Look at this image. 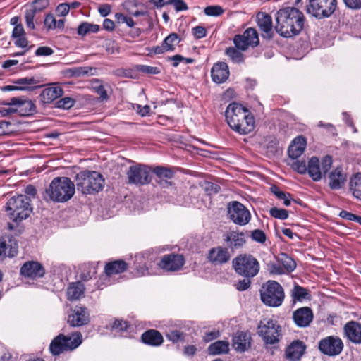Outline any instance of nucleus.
<instances>
[{
  "label": "nucleus",
  "mask_w": 361,
  "mask_h": 361,
  "mask_svg": "<svg viewBox=\"0 0 361 361\" xmlns=\"http://www.w3.org/2000/svg\"><path fill=\"white\" fill-rule=\"evenodd\" d=\"M276 31L284 37L298 35L304 25L303 13L293 7L280 9L276 14Z\"/></svg>",
  "instance_id": "obj_1"
},
{
  "label": "nucleus",
  "mask_w": 361,
  "mask_h": 361,
  "mask_svg": "<svg viewBox=\"0 0 361 361\" xmlns=\"http://www.w3.org/2000/svg\"><path fill=\"white\" fill-rule=\"evenodd\" d=\"M229 126L240 134H248L254 130L255 121L250 112L241 104L233 102L226 110Z\"/></svg>",
  "instance_id": "obj_2"
},
{
  "label": "nucleus",
  "mask_w": 361,
  "mask_h": 361,
  "mask_svg": "<svg viewBox=\"0 0 361 361\" xmlns=\"http://www.w3.org/2000/svg\"><path fill=\"white\" fill-rule=\"evenodd\" d=\"M75 185L69 178L56 177L46 189L44 198L56 202L69 200L75 194Z\"/></svg>",
  "instance_id": "obj_3"
},
{
  "label": "nucleus",
  "mask_w": 361,
  "mask_h": 361,
  "mask_svg": "<svg viewBox=\"0 0 361 361\" xmlns=\"http://www.w3.org/2000/svg\"><path fill=\"white\" fill-rule=\"evenodd\" d=\"M76 186L83 194L98 192L104 186V179L97 171H85L77 175Z\"/></svg>",
  "instance_id": "obj_4"
},
{
  "label": "nucleus",
  "mask_w": 361,
  "mask_h": 361,
  "mask_svg": "<svg viewBox=\"0 0 361 361\" xmlns=\"http://www.w3.org/2000/svg\"><path fill=\"white\" fill-rule=\"evenodd\" d=\"M30 201V197L26 195L12 197L6 203V210L11 212V219L20 221L27 218L32 211Z\"/></svg>",
  "instance_id": "obj_5"
},
{
  "label": "nucleus",
  "mask_w": 361,
  "mask_h": 361,
  "mask_svg": "<svg viewBox=\"0 0 361 361\" xmlns=\"http://www.w3.org/2000/svg\"><path fill=\"white\" fill-rule=\"evenodd\" d=\"M232 264L236 273L245 278H252L259 271V262L251 255H239L233 259Z\"/></svg>",
  "instance_id": "obj_6"
},
{
  "label": "nucleus",
  "mask_w": 361,
  "mask_h": 361,
  "mask_svg": "<svg viewBox=\"0 0 361 361\" xmlns=\"http://www.w3.org/2000/svg\"><path fill=\"white\" fill-rule=\"evenodd\" d=\"M82 343V334L76 332L71 336L59 334L51 343L50 352L54 355H59L66 351H71L77 348Z\"/></svg>",
  "instance_id": "obj_7"
},
{
  "label": "nucleus",
  "mask_w": 361,
  "mask_h": 361,
  "mask_svg": "<svg viewBox=\"0 0 361 361\" xmlns=\"http://www.w3.org/2000/svg\"><path fill=\"white\" fill-rule=\"evenodd\" d=\"M262 301L270 307L280 306L284 300L283 287L275 281H268L260 291Z\"/></svg>",
  "instance_id": "obj_8"
},
{
  "label": "nucleus",
  "mask_w": 361,
  "mask_h": 361,
  "mask_svg": "<svg viewBox=\"0 0 361 361\" xmlns=\"http://www.w3.org/2000/svg\"><path fill=\"white\" fill-rule=\"evenodd\" d=\"M336 0H309L307 12L317 18L329 17L336 10Z\"/></svg>",
  "instance_id": "obj_9"
},
{
  "label": "nucleus",
  "mask_w": 361,
  "mask_h": 361,
  "mask_svg": "<svg viewBox=\"0 0 361 361\" xmlns=\"http://www.w3.org/2000/svg\"><path fill=\"white\" fill-rule=\"evenodd\" d=\"M332 159L330 156L324 157L321 161L312 157L308 161V174L314 181L320 180L331 169Z\"/></svg>",
  "instance_id": "obj_10"
},
{
  "label": "nucleus",
  "mask_w": 361,
  "mask_h": 361,
  "mask_svg": "<svg viewBox=\"0 0 361 361\" xmlns=\"http://www.w3.org/2000/svg\"><path fill=\"white\" fill-rule=\"evenodd\" d=\"M280 326L272 319H264L258 325V334L267 344L279 341Z\"/></svg>",
  "instance_id": "obj_11"
},
{
  "label": "nucleus",
  "mask_w": 361,
  "mask_h": 361,
  "mask_svg": "<svg viewBox=\"0 0 361 361\" xmlns=\"http://www.w3.org/2000/svg\"><path fill=\"white\" fill-rule=\"evenodd\" d=\"M129 184L146 185L151 181L150 171L145 165L130 166L126 173Z\"/></svg>",
  "instance_id": "obj_12"
},
{
  "label": "nucleus",
  "mask_w": 361,
  "mask_h": 361,
  "mask_svg": "<svg viewBox=\"0 0 361 361\" xmlns=\"http://www.w3.org/2000/svg\"><path fill=\"white\" fill-rule=\"evenodd\" d=\"M228 215L233 223L240 226L246 225L251 219L250 211L243 204L236 201L229 203Z\"/></svg>",
  "instance_id": "obj_13"
},
{
  "label": "nucleus",
  "mask_w": 361,
  "mask_h": 361,
  "mask_svg": "<svg viewBox=\"0 0 361 361\" xmlns=\"http://www.w3.org/2000/svg\"><path fill=\"white\" fill-rule=\"evenodd\" d=\"M233 42L238 49L245 51L249 46L256 47L259 44L258 33L255 28L249 27L243 35H235Z\"/></svg>",
  "instance_id": "obj_14"
},
{
  "label": "nucleus",
  "mask_w": 361,
  "mask_h": 361,
  "mask_svg": "<svg viewBox=\"0 0 361 361\" xmlns=\"http://www.w3.org/2000/svg\"><path fill=\"white\" fill-rule=\"evenodd\" d=\"M343 348L341 339L336 336H327L319 343V349L327 355H337L341 353Z\"/></svg>",
  "instance_id": "obj_15"
},
{
  "label": "nucleus",
  "mask_w": 361,
  "mask_h": 361,
  "mask_svg": "<svg viewBox=\"0 0 361 361\" xmlns=\"http://www.w3.org/2000/svg\"><path fill=\"white\" fill-rule=\"evenodd\" d=\"M90 322V314L87 307L77 305L68 316V323L73 327L81 326Z\"/></svg>",
  "instance_id": "obj_16"
},
{
  "label": "nucleus",
  "mask_w": 361,
  "mask_h": 361,
  "mask_svg": "<svg viewBox=\"0 0 361 361\" xmlns=\"http://www.w3.org/2000/svg\"><path fill=\"white\" fill-rule=\"evenodd\" d=\"M185 259L183 255L178 254H170L164 255L158 266L168 271L179 270L184 264Z\"/></svg>",
  "instance_id": "obj_17"
},
{
  "label": "nucleus",
  "mask_w": 361,
  "mask_h": 361,
  "mask_svg": "<svg viewBox=\"0 0 361 361\" xmlns=\"http://www.w3.org/2000/svg\"><path fill=\"white\" fill-rule=\"evenodd\" d=\"M48 5V0H36L32 4L30 7L26 10L25 18L27 28L30 30H34L35 28L34 21L37 14L47 8Z\"/></svg>",
  "instance_id": "obj_18"
},
{
  "label": "nucleus",
  "mask_w": 361,
  "mask_h": 361,
  "mask_svg": "<svg viewBox=\"0 0 361 361\" xmlns=\"http://www.w3.org/2000/svg\"><path fill=\"white\" fill-rule=\"evenodd\" d=\"M45 269L44 267L37 261H27L20 268V274L30 279H36L44 276Z\"/></svg>",
  "instance_id": "obj_19"
},
{
  "label": "nucleus",
  "mask_w": 361,
  "mask_h": 361,
  "mask_svg": "<svg viewBox=\"0 0 361 361\" xmlns=\"http://www.w3.org/2000/svg\"><path fill=\"white\" fill-rule=\"evenodd\" d=\"M256 20L262 32V36L269 39L273 37V25L271 16L264 12H259L256 16Z\"/></svg>",
  "instance_id": "obj_20"
},
{
  "label": "nucleus",
  "mask_w": 361,
  "mask_h": 361,
  "mask_svg": "<svg viewBox=\"0 0 361 361\" xmlns=\"http://www.w3.org/2000/svg\"><path fill=\"white\" fill-rule=\"evenodd\" d=\"M230 258L231 255L228 249L221 246L210 249L207 255L208 260L215 265L226 263Z\"/></svg>",
  "instance_id": "obj_21"
},
{
  "label": "nucleus",
  "mask_w": 361,
  "mask_h": 361,
  "mask_svg": "<svg viewBox=\"0 0 361 361\" xmlns=\"http://www.w3.org/2000/svg\"><path fill=\"white\" fill-rule=\"evenodd\" d=\"M230 75L229 68L225 62H217L213 65L211 70V76L212 80L221 84L226 82Z\"/></svg>",
  "instance_id": "obj_22"
},
{
  "label": "nucleus",
  "mask_w": 361,
  "mask_h": 361,
  "mask_svg": "<svg viewBox=\"0 0 361 361\" xmlns=\"http://www.w3.org/2000/svg\"><path fill=\"white\" fill-rule=\"evenodd\" d=\"M250 333L238 331L233 338V346L237 351L244 352L250 348Z\"/></svg>",
  "instance_id": "obj_23"
},
{
  "label": "nucleus",
  "mask_w": 361,
  "mask_h": 361,
  "mask_svg": "<svg viewBox=\"0 0 361 361\" xmlns=\"http://www.w3.org/2000/svg\"><path fill=\"white\" fill-rule=\"evenodd\" d=\"M153 172L157 176V179L156 182L162 188H168L171 185V180L174 173L168 168L163 166H157L154 169Z\"/></svg>",
  "instance_id": "obj_24"
},
{
  "label": "nucleus",
  "mask_w": 361,
  "mask_h": 361,
  "mask_svg": "<svg viewBox=\"0 0 361 361\" xmlns=\"http://www.w3.org/2000/svg\"><path fill=\"white\" fill-rule=\"evenodd\" d=\"M295 324L301 327L307 326L313 319V313L309 307H302L297 310L293 314Z\"/></svg>",
  "instance_id": "obj_25"
},
{
  "label": "nucleus",
  "mask_w": 361,
  "mask_h": 361,
  "mask_svg": "<svg viewBox=\"0 0 361 361\" xmlns=\"http://www.w3.org/2000/svg\"><path fill=\"white\" fill-rule=\"evenodd\" d=\"M346 337L353 343H361V324L357 322H348L344 326Z\"/></svg>",
  "instance_id": "obj_26"
},
{
  "label": "nucleus",
  "mask_w": 361,
  "mask_h": 361,
  "mask_svg": "<svg viewBox=\"0 0 361 361\" xmlns=\"http://www.w3.org/2000/svg\"><path fill=\"white\" fill-rule=\"evenodd\" d=\"M306 140L302 136L295 137L288 147V153L290 158L296 159L300 157L306 147Z\"/></svg>",
  "instance_id": "obj_27"
},
{
  "label": "nucleus",
  "mask_w": 361,
  "mask_h": 361,
  "mask_svg": "<svg viewBox=\"0 0 361 361\" xmlns=\"http://www.w3.org/2000/svg\"><path fill=\"white\" fill-rule=\"evenodd\" d=\"M347 180L346 175L341 168H336L329 175V185L332 190L340 189Z\"/></svg>",
  "instance_id": "obj_28"
},
{
  "label": "nucleus",
  "mask_w": 361,
  "mask_h": 361,
  "mask_svg": "<svg viewBox=\"0 0 361 361\" xmlns=\"http://www.w3.org/2000/svg\"><path fill=\"white\" fill-rule=\"evenodd\" d=\"M18 244L16 241L10 240L8 243L4 239H0V260L7 257H13L18 253Z\"/></svg>",
  "instance_id": "obj_29"
},
{
  "label": "nucleus",
  "mask_w": 361,
  "mask_h": 361,
  "mask_svg": "<svg viewBox=\"0 0 361 361\" xmlns=\"http://www.w3.org/2000/svg\"><path fill=\"white\" fill-rule=\"evenodd\" d=\"M63 89L56 85L46 87L40 94L41 100L44 103H50L63 95Z\"/></svg>",
  "instance_id": "obj_30"
},
{
  "label": "nucleus",
  "mask_w": 361,
  "mask_h": 361,
  "mask_svg": "<svg viewBox=\"0 0 361 361\" xmlns=\"http://www.w3.org/2000/svg\"><path fill=\"white\" fill-rule=\"evenodd\" d=\"M305 350V345L302 341H293L286 349L287 358L292 361H298L300 359Z\"/></svg>",
  "instance_id": "obj_31"
},
{
  "label": "nucleus",
  "mask_w": 361,
  "mask_h": 361,
  "mask_svg": "<svg viewBox=\"0 0 361 361\" xmlns=\"http://www.w3.org/2000/svg\"><path fill=\"white\" fill-rule=\"evenodd\" d=\"M142 341L152 346H159L162 344L164 338L162 335L157 330L151 329L142 335Z\"/></svg>",
  "instance_id": "obj_32"
},
{
  "label": "nucleus",
  "mask_w": 361,
  "mask_h": 361,
  "mask_svg": "<svg viewBox=\"0 0 361 361\" xmlns=\"http://www.w3.org/2000/svg\"><path fill=\"white\" fill-rule=\"evenodd\" d=\"M128 268V264L123 260H115L109 262L105 266V273L107 276H111L123 272Z\"/></svg>",
  "instance_id": "obj_33"
},
{
  "label": "nucleus",
  "mask_w": 361,
  "mask_h": 361,
  "mask_svg": "<svg viewBox=\"0 0 361 361\" xmlns=\"http://www.w3.org/2000/svg\"><path fill=\"white\" fill-rule=\"evenodd\" d=\"M226 241L229 243V245L232 248L240 247L245 243V235L242 232L232 231L227 233Z\"/></svg>",
  "instance_id": "obj_34"
},
{
  "label": "nucleus",
  "mask_w": 361,
  "mask_h": 361,
  "mask_svg": "<svg viewBox=\"0 0 361 361\" xmlns=\"http://www.w3.org/2000/svg\"><path fill=\"white\" fill-rule=\"evenodd\" d=\"M66 293L69 300H77L80 299L84 293L83 285L80 282L71 283L67 288Z\"/></svg>",
  "instance_id": "obj_35"
},
{
  "label": "nucleus",
  "mask_w": 361,
  "mask_h": 361,
  "mask_svg": "<svg viewBox=\"0 0 361 361\" xmlns=\"http://www.w3.org/2000/svg\"><path fill=\"white\" fill-rule=\"evenodd\" d=\"M228 351L229 343L225 341H216L208 347V352L210 355L227 353Z\"/></svg>",
  "instance_id": "obj_36"
},
{
  "label": "nucleus",
  "mask_w": 361,
  "mask_h": 361,
  "mask_svg": "<svg viewBox=\"0 0 361 361\" xmlns=\"http://www.w3.org/2000/svg\"><path fill=\"white\" fill-rule=\"evenodd\" d=\"M350 190L355 197L361 200V173L355 175L350 179Z\"/></svg>",
  "instance_id": "obj_37"
},
{
  "label": "nucleus",
  "mask_w": 361,
  "mask_h": 361,
  "mask_svg": "<svg viewBox=\"0 0 361 361\" xmlns=\"http://www.w3.org/2000/svg\"><path fill=\"white\" fill-rule=\"evenodd\" d=\"M99 30V26L87 22L82 23L77 29V33L80 36H85L90 33H97Z\"/></svg>",
  "instance_id": "obj_38"
},
{
  "label": "nucleus",
  "mask_w": 361,
  "mask_h": 361,
  "mask_svg": "<svg viewBox=\"0 0 361 361\" xmlns=\"http://www.w3.org/2000/svg\"><path fill=\"white\" fill-rule=\"evenodd\" d=\"M69 71L75 77L97 75V68L89 66L75 67L71 68Z\"/></svg>",
  "instance_id": "obj_39"
},
{
  "label": "nucleus",
  "mask_w": 361,
  "mask_h": 361,
  "mask_svg": "<svg viewBox=\"0 0 361 361\" xmlns=\"http://www.w3.org/2000/svg\"><path fill=\"white\" fill-rule=\"evenodd\" d=\"M278 262L288 272H292L296 268V263L288 255L282 253L278 257Z\"/></svg>",
  "instance_id": "obj_40"
},
{
  "label": "nucleus",
  "mask_w": 361,
  "mask_h": 361,
  "mask_svg": "<svg viewBox=\"0 0 361 361\" xmlns=\"http://www.w3.org/2000/svg\"><path fill=\"white\" fill-rule=\"evenodd\" d=\"M271 192L276 196L278 199L283 200V204L286 207L290 205L291 202L293 200L290 193L279 190L276 186L271 188Z\"/></svg>",
  "instance_id": "obj_41"
},
{
  "label": "nucleus",
  "mask_w": 361,
  "mask_h": 361,
  "mask_svg": "<svg viewBox=\"0 0 361 361\" xmlns=\"http://www.w3.org/2000/svg\"><path fill=\"white\" fill-rule=\"evenodd\" d=\"M180 39L177 34L172 33L169 35L163 42L167 51H173L175 47L179 43Z\"/></svg>",
  "instance_id": "obj_42"
},
{
  "label": "nucleus",
  "mask_w": 361,
  "mask_h": 361,
  "mask_svg": "<svg viewBox=\"0 0 361 361\" xmlns=\"http://www.w3.org/2000/svg\"><path fill=\"white\" fill-rule=\"evenodd\" d=\"M35 104L31 100L22 99L20 107L16 108V109H20L18 110V112L21 114L27 115L32 114L35 111Z\"/></svg>",
  "instance_id": "obj_43"
},
{
  "label": "nucleus",
  "mask_w": 361,
  "mask_h": 361,
  "mask_svg": "<svg viewBox=\"0 0 361 361\" xmlns=\"http://www.w3.org/2000/svg\"><path fill=\"white\" fill-rule=\"evenodd\" d=\"M225 53L234 63H239L244 60L243 54L234 47L227 48Z\"/></svg>",
  "instance_id": "obj_44"
},
{
  "label": "nucleus",
  "mask_w": 361,
  "mask_h": 361,
  "mask_svg": "<svg viewBox=\"0 0 361 361\" xmlns=\"http://www.w3.org/2000/svg\"><path fill=\"white\" fill-rule=\"evenodd\" d=\"M93 90L99 95L101 101L107 100L109 97L104 87L102 85L101 82L95 79L92 85Z\"/></svg>",
  "instance_id": "obj_45"
},
{
  "label": "nucleus",
  "mask_w": 361,
  "mask_h": 361,
  "mask_svg": "<svg viewBox=\"0 0 361 361\" xmlns=\"http://www.w3.org/2000/svg\"><path fill=\"white\" fill-rule=\"evenodd\" d=\"M308 295L309 293L306 288H302L298 285L294 286L292 295L295 299L298 300H302L307 298Z\"/></svg>",
  "instance_id": "obj_46"
},
{
  "label": "nucleus",
  "mask_w": 361,
  "mask_h": 361,
  "mask_svg": "<svg viewBox=\"0 0 361 361\" xmlns=\"http://www.w3.org/2000/svg\"><path fill=\"white\" fill-rule=\"evenodd\" d=\"M75 100L71 97H65L56 102V107L63 109H69L74 106Z\"/></svg>",
  "instance_id": "obj_47"
},
{
  "label": "nucleus",
  "mask_w": 361,
  "mask_h": 361,
  "mask_svg": "<svg viewBox=\"0 0 361 361\" xmlns=\"http://www.w3.org/2000/svg\"><path fill=\"white\" fill-rule=\"evenodd\" d=\"M270 214L271 216L284 220L288 217V212L284 209H279L277 207H273L270 209Z\"/></svg>",
  "instance_id": "obj_48"
},
{
  "label": "nucleus",
  "mask_w": 361,
  "mask_h": 361,
  "mask_svg": "<svg viewBox=\"0 0 361 361\" xmlns=\"http://www.w3.org/2000/svg\"><path fill=\"white\" fill-rule=\"evenodd\" d=\"M204 11L207 16H219L224 13V9L220 6H209Z\"/></svg>",
  "instance_id": "obj_49"
},
{
  "label": "nucleus",
  "mask_w": 361,
  "mask_h": 361,
  "mask_svg": "<svg viewBox=\"0 0 361 361\" xmlns=\"http://www.w3.org/2000/svg\"><path fill=\"white\" fill-rule=\"evenodd\" d=\"M137 70L147 74L157 75L160 73V69L158 67L149 66L146 65L137 66Z\"/></svg>",
  "instance_id": "obj_50"
},
{
  "label": "nucleus",
  "mask_w": 361,
  "mask_h": 361,
  "mask_svg": "<svg viewBox=\"0 0 361 361\" xmlns=\"http://www.w3.org/2000/svg\"><path fill=\"white\" fill-rule=\"evenodd\" d=\"M166 337L169 340L173 343H176L180 341H183L185 334L179 331L174 330L171 331L166 334Z\"/></svg>",
  "instance_id": "obj_51"
},
{
  "label": "nucleus",
  "mask_w": 361,
  "mask_h": 361,
  "mask_svg": "<svg viewBox=\"0 0 361 361\" xmlns=\"http://www.w3.org/2000/svg\"><path fill=\"white\" fill-rule=\"evenodd\" d=\"M44 24L47 30H54L56 28V20L55 17L49 13L45 17Z\"/></svg>",
  "instance_id": "obj_52"
},
{
  "label": "nucleus",
  "mask_w": 361,
  "mask_h": 361,
  "mask_svg": "<svg viewBox=\"0 0 361 361\" xmlns=\"http://www.w3.org/2000/svg\"><path fill=\"white\" fill-rule=\"evenodd\" d=\"M292 168L301 174L308 173V165L307 166L305 161L296 160L292 164Z\"/></svg>",
  "instance_id": "obj_53"
},
{
  "label": "nucleus",
  "mask_w": 361,
  "mask_h": 361,
  "mask_svg": "<svg viewBox=\"0 0 361 361\" xmlns=\"http://www.w3.org/2000/svg\"><path fill=\"white\" fill-rule=\"evenodd\" d=\"M252 238L254 240L260 243H264L266 241L265 233L259 229L254 230L252 232Z\"/></svg>",
  "instance_id": "obj_54"
},
{
  "label": "nucleus",
  "mask_w": 361,
  "mask_h": 361,
  "mask_svg": "<svg viewBox=\"0 0 361 361\" xmlns=\"http://www.w3.org/2000/svg\"><path fill=\"white\" fill-rule=\"evenodd\" d=\"M251 284L250 278H245L243 280H240L238 283H235L236 288L240 291H243L247 290Z\"/></svg>",
  "instance_id": "obj_55"
},
{
  "label": "nucleus",
  "mask_w": 361,
  "mask_h": 361,
  "mask_svg": "<svg viewBox=\"0 0 361 361\" xmlns=\"http://www.w3.org/2000/svg\"><path fill=\"white\" fill-rule=\"evenodd\" d=\"M39 81L35 78H23L15 80L14 83L17 85H36Z\"/></svg>",
  "instance_id": "obj_56"
},
{
  "label": "nucleus",
  "mask_w": 361,
  "mask_h": 361,
  "mask_svg": "<svg viewBox=\"0 0 361 361\" xmlns=\"http://www.w3.org/2000/svg\"><path fill=\"white\" fill-rule=\"evenodd\" d=\"M128 322L126 321H122V320H116L112 325L113 329H115V330H117L119 331H126L128 329Z\"/></svg>",
  "instance_id": "obj_57"
},
{
  "label": "nucleus",
  "mask_w": 361,
  "mask_h": 361,
  "mask_svg": "<svg viewBox=\"0 0 361 361\" xmlns=\"http://www.w3.org/2000/svg\"><path fill=\"white\" fill-rule=\"evenodd\" d=\"M69 11L70 7L66 3L60 4L56 9V12L59 16H66L68 13Z\"/></svg>",
  "instance_id": "obj_58"
},
{
  "label": "nucleus",
  "mask_w": 361,
  "mask_h": 361,
  "mask_svg": "<svg viewBox=\"0 0 361 361\" xmlns=\"http://www.w3.org/2000/svg\"><path fill=\"white\" fill-rule=\"evenodd\" d=\"M204 188L210 195L212 193H218L220 191V187L217 184L211 182L205 183Z\"/></svg>",
  "instance_id": "obj_59"
},
{
  "label": "nucleus",
  "mask_w": 361,
  "mask_h": 361,
  "mask_svg": "<svg viewBox=\"0 0 361 361\" xmlns=\"http://www.w3.org/2000/svg\"><path fill=\"white\" fill-rule=\"evenodd\" d=\"M171 4H173L176 11H182L188 9L187 4L183 0H171Z\"/></svg>",
  "instance_id": "obj_60"
},
{
  "label": "nucleus",
  "mask_w": 361,
  "mask_h": 361,
  "mask_svg": "<svg viewBox=\"0 0 361 361\" xmlns=\"http://www.w3.org/2000/svg\"><path fill=\"white\" fill-rule=\"evenodd\" d=\"M192 33L196 38L200 39L206 35L207 31L204 27L196 26L192 29Z\"/></svg>",
  "instance_id": "obj_61"
},
{
  "label": "nucleus",
  "mask_w": 361,
  "mask_h": 361,
  "mask_svg": "<svg viewBox=\"0 0 361 361\" xmlns=\"http://www.w3.org/2000/svg\"><path fill=\"white\" fill-rule=\"evenodd\" d=\"M35 54L37 56H50L53 54V50L48 47H40L36 50Z\"/></svg>",
  "instance_id": "obj_62"
},
{
  "label": "nucleus",
  "mask_w": 361,
  "mask_h": 361,
  "mask_svg": "<svg viewBox=\"0 0 361 361\" xmlns=\"http://www.w3.org/2000/svg\"><path fill=\"white\" fill-rule=\"evenodd\" d=\"M25 35L23 25L15 26L12 32V37L14 38L23 37Z\"/></svg>",
  "instance_id": "obj_63"
},
{
  "label": "nucleus",
  "mask_w": 361,
  "mask_h": 361,
  "mask_svg": "<svg viewBox=\"0 0 361 361\" xmlns=\"http://www.w3.org/2000/svg\"><path fill=\"white\" fill-rule=\"evenodd\" d=\"M135 109L137 111V113L140 114L141 116H145L149 115L150 111V107L148 105L142 106L141 105L137 104Z\"/></svg>",
  "instance_id": "obj_64"
}]
</instances>
